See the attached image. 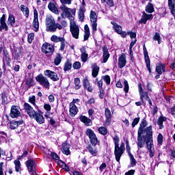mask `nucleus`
Here are the masks:
<instances>
[{"instance_id": "obj_36", "label": "nucleus", "mask_w": 175, "mask_h": 175, "mask_svg": "<svg viewBox=\"0 0 175 175\" xmlns=\"http://www.w3.org/2000/svg\"><path fill=\"white\" fill-rule=\"evenodd\" d=\"M146 143L148 150L154 148V142L152 141V138H146Z\"/></svg>"}, {"instance_id": "obj_56", "label": "nucleus", "mask_w": 175, "mask_h": 175, "mask_svg": "<svg viewBox=\"0 0 175 175\" xmlns=\"http://www.w3.org/2000/svg\"><path fill=\"white\" fill-rule=\"evenodd\" d=\"M126 150L128 155H132V153H131V146H129V141L128 139L126 140Z\"/></svg>"}, {"instance_id": "obj_24", "label": "nucleus", "mask_w": 175, "mask_h": 175, "mask_svg": "<svg viewBox=\"0 0 175 175\" xmlns=\"http://www.w3.org/2000/svg\"><path fill=\"white\" fill-rule=\"evenodd\" d=\"M62 146V151L63 154H64L65 155H69L70 154V146L66 142L63 143Z\"/></svg>"}, {"instance_id": "obj_32", "label": "nucleus", "mask_w": 175, "mask_h": 175, "mask_svg": "<svg viewBox=\"0 0 175 175\" xmlns=\"http://www.w3.org/2000/svg\"><path fill=\"white\" fill-rule=\"evenodd\" d=\"M92 75L94 77H96L99 73V66L96 64H93L92 66Z\"/></svg>"}, {"instance_id": "obj_59", "label": "nucleus", "mask_w": 175, "mask_h": 175, "mask_svg": "<svg viewBox=\"0 0 175 175\" xmlns=\"http://www.w3.org/2000/svg\"><path fill=\"white\" fill-rule=\"evenodd\" d=\"M72 66L74 69H80V68H81V63H80V62H75Z\"/></svg>"}, {"instance_id": "obj_26", "label": "nucleus", "mask_w": 175, "mask_h": 175, "mask_svg": "<svg viewBox=\"0 0 175 175\" xmlns=\"http://www.w3.org/2000/svg\"><path fill=\"white\" fill-rule=\"evenodd\" d=\"M69 111H70V116H76V114H77L79 109H77V107L76 106V105H75V103H71L70 104Z\"/></svg>"}, {"instance_id": "obj_30", "label": "nucleus", "mask_w": 175, "mask_h": 175, "mask_svg": "<svg viewBox=\"0 0 175 175\" xmlns=\"http://www.w3.org/2000/svg\"><path fill=\"white\" fill-rule=\"evenodd\" d=\"M7 23L8 25L14 27V25L16 24V18L14 17V15L12 14H9Z\"/></svg>"}, {"instance_id": "obj_50", "label": "nucleus", "mask_w": 175, "mask_h": 175, "mask_svg": "<svg viewBox=\"0 0 175 175\" xmlns=\"http://www.w3.org/2000/svg\"><path fill=\"white\" fill-rule=\"evenodd\" d=\"M71 69H72V63H70L69 60H67V62L64 64V70L66 72L68 70H70Z\"/></svg>"}, {"instance_id": "obj_20", "label": "nucleus", "mask_w": 175, "mask_h": 175, "mask_svg": "<svg viewBox=\"0 0 175 175\" xmlns=\"http://www.w3.org/2000/svg\"><path fill=\"white\" fill-rule=\"evenodd\" d=\"M24 107L26 113H28L29 116L33 117V114H35L36 112L35 110H33V108L31 107V105L27 103H24Z\"/></svg>"}, {"instance_id": "obj_15", "label": "nucleus", "mask_w": 175, "mask_h": 175, "mask_svg": "<svg viewBox=\"0 0 175 175\" xmlns=\"http://www.w3.org/2000/svg\"><path fill=\"white\" fill-rule=\"evenodd\" d=\"M9 31V27H8V24H6V16L3 14L0 18V32L2 31Z\"/></svg>"}, {"instance_id": "obj_54", "label": "nucleus", "mask_w": 175, "mask_h": 175, "mask_svg": "<svg viewBox=\"0 0 175 175\" xmlns=\"http://www.w3.org/2000/svg\"><path fill=\"white\" fill-rule=\"evenodd\" d=\"M129 157L130 158L131 165L132 167L136 166V159H135V157H133V155L129 154Z\"/></svg>"}, {"instance_id": "obj_38", "label": "nucleus", "mask_w": 175, "mask_h": 175, "mask_svg": "<svg viewBox=\"0 0 175 175\" xmlns=\"http://www.w3.org/2000/svg\"><path fill=\"white\" fill-rule=\"evenodd\" d=\"M169 9L171 10V13L175 12V0H168Z\"/></svg>"}, {"instance_id": "obj_53", "label": "nucleus", "mask_w": 175, "mask_h": 175, "mask_svg": "<svg viewBox=\"0 0 175 175\" xmlns=\"http://www.w3.org/2000/svg\"><path fill=\"white\" fill-rule=\"evenodd\" d=\"M79 18L80 21H84V10L83 8L79 9Z\"/></svg>"}, {"instance_id": "obj_37", "label": "nucleus", "mask_w": 175, "mask_h": 175, "mask_svg": "<svg viewBox=\"0 0 175 175\" xmlns=\"http://www.w3.org/2000/svg\"><path fill=\"white\" fill-rule=\"evenodd\" d=\"M156 72L158 75H162L165 72V66L164 64H159L156 66Z\"/></svg>"}, {"instance_id": "obj_57", "label": "nucleus", "mask_w": 175, "mask_h": 175, "mask_svg": "<svg viewBox=\"0 0 175 175\" xmlns=\"http://www.w3.org/2000/svg\"><path fill=\"white\" fill-rule=\"evenodd\" d=\"M124 91L126 94L129 91V84L128 83V81L124 80Z\"/></svg>"}, {"instance_id": "obj_34", "label": "nucleus", "mask_w": 175, "mask_h": 175, "mask_svg": "<svg viewBox=\"0 0 175 175\" xmlns=\"http://www.w3.org/2000/svg\"><path fill=\"white\" fill-rule=\"evenodd\" d=\"M21 10L23 12V14H25L26 18L29 17V9L28 7L25 6V5H21Z\"/></svg>"}, {"instance_id": "obj_25", "label": "nucleus", "mask_w": 175, "mask_h": 175, "mask_svg": "<svg viewBox=\"0 0 175 175\" xmlns=\"http://www.w3.org/2000/svg\"><path fill=\"white\" fill-rule=\"evenodd\" d=\"M166 121H167V118L163 115L160 116L157 120V125H159V129H163V122H166Z\"/></svg>"}, {"instance_id": "obj_14", "label": "nucleus", "mask_w": 175, "mask_h": 175, "mask_svg": "<svg viewBox=\"0 0 175 175\" xmlns=\"http://www.w3.org/2000/svg\"><path fill=\"white\" fill-rule=\"evenodd\" d=\"M154 16L152 14H148L146 12H142V16L141 19L138 21L139 24H147L148 20H152Z\"/></svg>"}, {"instance_id": "obj_27", "label": "nucleus", "mask_w": 175, "mask_h": 175, "mask_svg": "<svg viewBox=\"0 0 175 175\" xmlns=\"http://www.w3.org/2000/svg\"><path fill=\"white\" fill-rule=\"evenodd\" d=\"M87 150L93 157H96V155H98V148L95 147V146H92L89 145L87 148Z\"/></svg>"}, {"instance_id": "obj_19", "label": "nucleus", "mask_w": 175, "mask_h": 175, "mask_svg": "<svg viewBox=\"0 0 175 175\" xmlns=\"http://www.w3.org/2000/svg\"><path fill=\"white\" fill-rule=\"evenodd\" d=\"M125 65H126V56L123 53L118 57V66L120 69H122Z\"/></svg>"}, {"instance_id": "obj_52", "label": "nucleus", "mask_w": 175, "mask_h": 175, "mask_svg": "<svg viewBox=\"0 0 175 175\" xmlns=\"http://www.w3.org/2000/svg\"><path fill=\"white\" fill-rule=\"evenodd\" d=\"M35 39V33H30L27 36V42L28 43L31 44L32 43V41Z\"/></svg>"}, {"instance_id": "obj_5", "label": "nucleus", "mask_w": 175, "mask_h": 175, "mask_svg": "<svg viewBox=\"0 0 175 175\" xmlns=\"http://www.w3.org/2000/svg\"><path fill=\"white\" fill-rule=\"evenodd\" d=\"M86 135L88 136L90 142L92 146H96V144H99V140H98L96 135H95V133H94V131L91 129H88L86 130Z\"/></svg>"}, {"instance_id": "obj_45", "label": "nucleus", "mask_w": 175, "mask_h": 175, "mask_svg": "<svg viewBox=\"0 0 175 175\" xmlns=\"http://www.w3.org/2000/svg\"><path fill=\"white\" fill-rule=\"evenodd\" d=\"M14 165L16 172H21V163L20 162V160H15Z\"/></svg>"}, {"instance_id": "obj_49", "label": "nucleus", "mask_w": 175, "mask_h": 175, "mask_svg": "<svg viewBox=\"0 0 175 175\" xmlns=\"http://www.w3.org/2000/svg\"><path fill=\"white\" fill-rule=\"evenodd\" d=\"M74 84L75 85V90H80V88H81V85L80 84V79L79 78L75 79Z\"/></svg>"}, {"instance_id": "obj_16", "label": "nucleus", "mask_w": 175, "mask_h": 175, "mask_svg": "<svg viewBox=\"0 0 175 175\" xmlns=\"http://www.w3.org/2000/svg\"><path fill=\"white\" fill-rule=\"evenodd\" d=\"M30 118H34L38 124H44V118L40 112H35L33 116H30Z\"/></svg>"}, {"instance_id": "obj_1", "label": "nucleus", "mask_w": 175, "mask_h": 175, "mask_svg": "<svg viewBox=\"0 0 175 175\" xmlns=\"http://www.w3.org/2000/svg\"><path fill=\"white\" fill-rule=\"evenodd\" d=\"M72 1L73 0H60L62 5L60 6L61 10L64 12L66 15V17L70 20V31L71 32L72 38L75 39H79V35H80V28H79V25L76 24L75 21V16L72 14L76 13L75 10H72L66 5H71Z\"/></svg>"}, {"instance_id": "obj_11", "label": "nucleus", "mask_w": 175, "mask_h": 175, "mask_svg": "<svg viewBox=\"0 0 175 175\" xmlns=\"http://www.w3.org/2000/svg\"><path fill=\"white\" fill-rule=\"evenodd\" d=\"M26 165H27L28 172H32L31 175H38L36 174V172H35L34 170L36 166V163H35V161L32 159L27 160L26 162Z\"/></svg>"}, {"instance_id": "obj_39", "label": "nucleus", "mask_w": 175, "mask_h": 175, "mask_svg": "<svg viewBox=\"0 0 175 175\" xmlns=\"http://www.w3.org/2000/svg\"><path fill=\"white\" fill-rule=\"evenodd\" d=\"M64 38L63 37H59L56 35H53L51 37V42H54L55 43H59V42H62V40H64Z\"/></svg>"}, {"instance_id": "obj_21", "label": "nucleus", "mask_w": 175, "mask_h": 175, "mask_svg": "<svg viewBox=\"0 0 175 175\" xmlns=\"http://www.w3.org/2000/svg\"><path fill=\"white\" fill-rule=\"evenodd\" d=\"M139 92L142 103H144V99L147 100L150 98V97H148V92H143V88H142V86L139 87Z\"/></svg>"}, {"instance_id": "obj_48", "label": "nucleus", "mask_w": 175, "mask_h": 175, "mask_svg": "<svg viewBox=\"0 0 175 175\" xmlns=\"http://www.w3.org/2000/svg\"><path fill=\"white\" fill-rule=\"evenodd\" d=\"M1 96L2 100V105L8 104V96H6V92H2Z\"/></svg>"}, {"instance_id": "obj_29", "label": "nucleus", "mask_w": 175, "mask_h": 175, "mask_svg": "<svg viewBox=\"0 0 175 175\" xmlns=\"http://www.w3.org/2000/svg\"><path fill=\"white\" fill-rule=\"evenodd\" d=\"M144 144H146V139H144V137H137V145L138 150L143 148V147H144Z\"/></svg>"}, {"instance_id": "obj_31", "label": "nucleus", "mask_w": 175, "mask_h": 175, "mask_svg": "<svg viewBox=\"0 0 175 175\" xmlns=\"http://www.w3.org/2000/svg\"><path fill=\"white\" fill-rule=\"evenodd\" d=\"M145 132L146 133V139H152V126H149L146 128Z\"/></svg>"}, {"instance_id": "obj_40", "label": "nucleus", "mask_w": 175, "mask_h": 175, "mask_svg": "<svg viewBox=\"0 0 175 175\" xmlns=\"http://www.w3.org/2000/svg\"><path fill=\"white\" fill-rule=\"evenodd\" d=\"M68 47V42L66 40H65V38H63L62 41L60 42V48H59V51H65V49Z\"/></svg>"}, {"instance_id": "obj_35", "label": "nucleus", "mask_w": 175, "mask_h": 175, "mask_svg": "<svg viewBox=\"0 0 175 175\" xmlns=\"http://www.w3.org/2000/svg\"><path fill=\"white\" fill-rule=\"evenodd\" d=\"M83 87L89 91V92H92V87H91V85L90 84V81H88V79L85 78L83 79Z\"/></svg>"}, {"instance_id": "obj_13", "label": "nucleus", "mask_w": 175, "mask_h": 175, "mask_svg": "<svg viewBox=\"0 0 175 175\" xmlns=\"http://www.w3.org/2000/svg\"><path fill=\"white\" fill-rule=\"evenodd\" d=\"M10 116L12 118H17L18 117H20V116H21L20 108L18 106L12 105Z\"/></svg>"}, {"instance_id": "obj_55", "label": "nucleus", "mask_w": 175, "mask_h": 175, "mask_svg": "<svg viewBox=\"0 0 175 175\" xmlns=\"http://www.w3.org/2000/svg\"><path fill=\"white\" fill-rule=\"evenodd\" d=\"M102 3H105V2L110 6V8H113L114 6V2H113V0H101Z\"/></svg>"}, {"instance_id": "obj_46", "label": "nucleus", "mask_w": 175, "mask_h": 175, "mask_svg": "<svg viewBox=\"0 0 175 175\" xmlns=\"http://www.w3.org/2000/svg\"><path fill=\"white\" fill-rule=\"evenodd\" d=\"M33 28H35L36 32H38L39 31V19L38 18H33Z\"/></svg>"}, {"instance_id": "obj_28", "label": "nucleus", "mask_w": 175, "mask_h": 175, "mask_svg": "<svg viewBox=\"0 0 175 175\" xmlns=\"http://www.w3.org/2000/svg\"><path fill=\"white\" fill-rule=\"evenodd\" d=\"M79 120L81 122H83L86 126H91V125H92V120L85 116H81Z\"/></svg>"}, {"instance_id": "obj_41", "label": "nucleus", "mask_w": 175, "mask_h": 175, "mask_svg": "<svg viewBox=\"0 0 175 175\" xmlns=\"http://www.w3.org/2000/svg\"><path fill=\"white\" fill-rule=\"evenodd\" d=\"M146 13H154V5L151 3H148L145 9Z\"/></svg>"}, {"instance_id": "obj_17", "label": "nucleus", "mask_w": 175, "mask_h": 175, "mask_svg": "<svg viewBox=\"0 0 175 175\" xmlns=\"http://www.w3.org/2000/svg\"><path fill=\"white\" fill-rule=\"evenodd\" d=\"M105 126H109V125L111 124V111H110V109L109 108L105 109Z\"/></svg>"}, {"instance_id": "obj_3", "label": "nucleus", "mask_w": 175, "mask_h": 175, "mask_svg": "<svg viewBox=\"0 0 175 175\" xmlns=\"http://www.w3.org/2000/svg\"><path fill=\"white\" fill-rule=\"evenodd\" d=\"M46 31L47 32H57V29H62V25L59 23H55V19L51 15L46 17L45 20Z\"/></svg>"}, {"instance_id": "obj_43", "label": "nucleus", "mask_w": 175, "mask_h": 175, "mask_svg": "<svg viewBox=\"0 0 175 175\" xmlns=\"http://www.w3.org/2000/svg\"><path fill=\"white\" fill-rule=\"evenodd\" d=\"M153 40L157 41L158 44H161L162 42V38H161V34H159L158 32H156L153 36Z\"/></svg>"}, {"instance_id": "obj_60", "label": "nucleus", "mask_w": 175, "mask_h": 175, "mask_svg": "<svg viewBox=\"0 0 175 175\" xmlns=\"http://www.w3.org/2000/svg\"><path fill=\"white\" fill-rule=\"evenodd\" d=\"M126 36L130 35L131 39H136V33L129 31L126 32Z\"/></svg>"}, {"instance_id": "obj_58", "label": "nucleus", "mask_w": 175, "mask_h": 175, "mask_svg": "<svg viewBox=\"0 0 175 175\" xmlns=\"http://www.w3.org/2000/svg\"><path fill=\"white\" fill-rule=\"evenodd\" d=\"M157 142L158 144H160V146H161L162 143H163V135H162L161 133H159L157 136Z\"/></svg>"}, {"instance_id": "obj_12", "label": "nucleus", "mask_w": 175, "mask_h": 175, "mask_svg": "<svg viewBox=\"0 0 175 175\" xmlns=\"http://www.w3.org/2000/svg\"><path fill=\"white\" fill-rule=\"evenodd\" d=\"M42 51L44 54H53L54 53V46L51 44L44 43L42 46Z\"/></svg>"}, {"instance_id": "obj_62", "label": "nucleus", "mask_w": 175, "mask_h": 175, "mask_svg": "<svg viewBox=\"0 0 175 175\" xmlns=\"http://www.w3.org/2000/svg\"><path fill=\"white\" fill-rule=\"evenodd\" d=\"M136 42H137V40L136 38H131V42L130 44V48H129V50H132V47H133L135 46V44H136Z\"/></svg>"}, {"instance_id": "obj_10", "label": "nucleus", "mask_w": 175, "mask_h": 175, "mask_svg": "<svg viewBox=\"0 0 175 175\" xmlns=\"http://www.w3.org/2000/svg\"><path fill=\"white\" fill-rule=\"evenodd\" d=\"M44 76L49 77L51 80L53 81H58L59 80V77H58V74L57 72H54V71H51L50 70H46L44 71Z\"/></svg>"}, {"instance_id": "obj_18", "label": "nucleus", "mask_w": 175, "mask_h": 175, "mask_svg": "<svg viewBox=\"0 0 175 175\" xmlns=\"http://www.w3.org/2000/svg\"><path fill=\"white\" fill-rule=\"evenodd\" d=\"M81 51V59L82 62L85 63L88 61V53H87V51L85 49V46H82L80 49Z\"/></svg>"}, {"instance_id": "obj_9", "label": "nucleus", "mask_w": 175, "mask_h": 175, "mask_svg": "<svg viewBox=\"0 0 175 175\" xmlns=\"http://www.w3.org/2000/svg\"><path fill=\"white\" fill-rule=\"evenodd\" d=\"M143 51H144V55L145 62L146 64V68L149 72L151 73V62L150 61V56H148V52L147 51V48H146V45L144 44L143 46Z\"/></svg>"}, {"instance_id": "obj_51", "label": "nucleus", "mask_w": 175, "mask_h": 175, "mask_svg": "<svg viewBox=\"0 0 175 175\" xmlns=\"http://www.w3.org/2000/svg\"><path fill=\"white\" fill-rule=\"evenodd\" d=\"M98 131L100 135H103L104 136L105 135H107V129L106 127L101 126L98 128Z\"/></svg>"}, {"instance_id": "obj_33", "label": "nucleus", "mask_w": 175, "mask_h": 175, "mask_svg": "<svg viewBox=\"0 0 175 175\" xmlns=\"http://www.w3.org/2000/svg\"><path fill=\"white\" fill-rule=\"evenodd\" d=\"M19 125H23V120L11 122L10 128V129H16V128H18Z\"/></svg>"}, {"instance_id": "obj_2", "label": "nucleus", "mask_w": 175, "mask_h": 175, "mask_svg": "<svg viewBox=\"0 0 175 175\" xmlns=\"http://www.w3.org/2000/svg\"><path fill=\"white\" fill-rule=\"evenodd\" d=\"M113 140L115 146L114 155L116 161L120 163L121 157H122V155H124V152H125V144L124 142H121L120 146V137L117 135H115L113 137Z\"/></svg>"}, {"instance_id": "obj_22", "label": "nucleus", "mask_w": 175, "mask_h": 175, "mask_svg": "<svg viewBox=\"0 0 175 175\" xmlns=\"http://www.w3.org/2000/svg\"><path fill=\"white\" fill-rule=\"evenodd\" d=\"M110 58V53H109V49H107V46H104L103 47V63L106 64L107 60Z\"/></svg>"}, {"instance_id": "obj_8", "label": "nucleus", "mask_w": 175, "mask_h": 175, "mask_svg": "<svg viewBox=\"0 0 175 175\" xmlns=\"http://www.w3.org/2000/svg\"><path fill=\"white\" fill-rule=\"evenodd\" d=\"M90 18L92 23V31L93 32H96L98 27V23H96V21H98V16L96 13L94 11H91Z\"/></svg>"}, {"instance_id": "obj_6", "label": "nucleus", "mask_w": 175, "mask_h": 175, "mask_svg": "<svg viewBox=\"0 0 175 175\" xmlns=\"http://www.w3.org/2000/svg\"><path fill=\"white\" fill-rule=\"evenodd\" d=\"M111 24L113 25V29H114L115 32L118 35H120L121 38H126V31H122V27L121 25H118L116 22H111Z\"/></svg>"}, {"instance_id": "obj_47", "label": "nucleus", "mask_w": 175, "mask_h": 175, "mask_svg": "<svg viewBox=\"0 0 175 175\" xmlns=\"http://www.w3.org/2000/svg\"><path fill=\"white\" fill-rule=\"evenodd\" d=\"M29 102L36 107V109H38V105H36V97L35 96H32L29 97Z\"/></svg>"}, {"instance_id": "obj_7", "label": "nucleus", "mask_w": 175, "mask_h": 175, "mask_svg": "<svg viewBox=\"0 0 175 175\" xmlns=\"http://www.w3.org/2000/svg\"><path fill=\"white\" fill-rule=\"evenodd\" d=\"M3 69L6 70V65L8 66H12L10 62H12V59H10V56H9V52L8 50H3Z\"/></svg>"}, {"instance_id": "obj_44", "label": "nucleus", "mask_w": 175, "mask_h": 175, "mask_svg": "<svg viewBox=\"0 0 175 175\" xmlns=\"http://www.w3.org/2000/svg\"><path fill=\"white\" fill-rule=\"evenodd\" d=\"M62 61V56H61L60 53H58L56 55V57L55 58L54 62H55V65H56L57 66H58V65L59 64H61V62Z\"/></svg>"}, {"instance_id": "obj_42", "label": "nucleus", "mask_w": 175, "mask_h": 175, "mask_svg": "<svg viewBox=\"0 0 175 175\" xmlns=\"http://www.w3.org/2000/svg\"><path fill=\"white\" fill-rule=\"evenodd\" d=\"M85 29V34H84V40H88V38H90V27H88V25H85L84 27Z\"/></svg>"}, {"instance_id": "obj_63", "label": "nucleus", "mask_w": 175, "mask_h": 175, "mask_svg": "<svg viewBox=\"0 0 175 175\" xmlns=\"http://www.w3.org/2000/svg\"><path fill=\"white\" fill-rule=\"evenodd\" d=\"M136 42H137V40L136 38H131V42L130 44V48H129V50H132V47H133L135 46V44H136Z\"/></svg>"}, {"instance_id": "obj_61", "label": "nucleus", "mask_w": 175, "mask_h": 175, "mask_svg": "<svg viewBox=\"0 0 175 175\" xmlns=\"http://www.w3.org/2000/svg\"><path fill=\"white\" fill-rule=\"evenodd\" d=\"M139 121H140V118H135L133 122H132V126L133 128H135V126H136V125H137V124H139Z\"/></svg>"}, {"instance_id": "obj_4", "label": "nucleus", "mask_w": 175, "mask_h": 175, "mask_svg": "<svg viewBox=\"0 0 175 175\" xmlns=\"http://www.w3.org/2000/svg\"><path fill=\"white\" fill-rule=\"evenodd\" d=\"M36 80L42 85V87L45 88V90H50V82L46 77L42 75H39L36 77Z\"/></svg>"}, {"instance_id": "obj_23", "label": "nucleus", "mask_w": 175, "mask_h": 175, "mask_svg": "<svg viewBox=\"0 0 175 175\" xmlns=\"http://www.w3.org/2000/svg\"><path fill=\"white\" fill-rule=\"evenodd\" d=\"M48 9L53 13H55V14H59V11H58L57 8V3L50 2L48 5Z\"/></svg>"}, {"instance_id": "obj_64", "label": "nucleus", "mask_w": 175, "mask_h": 175, "mask_svg": "<svg viewBox=\"0 0 175 175\" xmlns=\"http://www.w3.org/2000/svg\"><path fill=\"white\" fill-rule=\"evenodd\" d=\"M103 80L105 83H107V85H109L110 84V76L109 75H105L103 77Z\"/></svg>"}]
</instances>
